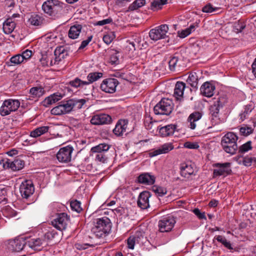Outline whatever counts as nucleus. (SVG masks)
I'll use <instances>...</instances> for the list:
<instances>
[{
  "label": "nucleus",
  "instance_id": "57",
  "mask_svg": "<svg viewBox=\"0 0 256 256\" xmlns=\"http://www.w3.org/2000/svg\"><path fill=\"white\" fill-rule=\"evenodd\" d=\"M254 158L246 156L242 159V164L246 166H250L253 164Z\"/></svg>",
  "mask_w": 256,
  "mask_h": 256
},
{
  "label": "nucleus",
  "instance_id": "10",
  "mask_svg": "<svg viewBox=\"0 0 256 256\" xmlns=\"http://www.w3.org/2000/svg\"><path fill=\"white\" fill-rule=\"evenodd\" d=\"M224 104V98H218L210 108V114L211 115V121L216 124L219 120V111L220 108L223 107Z\"/></svg>",
  "mask_w": 256,
  "mask_h": 256
},
{
  "label": "nucleus",
  "instance_id": "18",
  "mask_svg": "<svg viewBox=\"0 0 256 256\" xmlns=\"http://www.w3.org/2000/svg\"><path fill=\"white\" fill-rule=\"evenodd\" d=\"M2 162L4 168H10L14 171L20 170L24 166V162L18 158H16L13 161L6 159V160H3Z\"/></svg>",
  "mask_w": 256,
  "mask_h": 256
},
{
  "label": "nucleus",
  "instance_id": "26",
  "mask_svg": "<svg viewBox=\"0 0 256 256\" xmlns=\"http://www.w3.org/2000/svg\"><path fill=\"white\" fill-rule=\"evenodd\" d=\"M215 86L209 82H204L200 87V93L204 96L211 97L214 94Z\"/></svg>",
  "mask_w": 256,
  "mask_h": 256
},
{
  "label": "nucleus",
  "instance_id": "49",
  "mask_svg": "<svg viewBox=\"0 0 256 256\" xmlns=\"http://www.w3.org/2000/svg\"><path fill=\"white\" fill-rule=\"evenodd\" d=\"M2 212L3 215L7 218H12L16 215V212L10 207L4 209Z\"/></svg>",
  "mask_w": 256,
  "mask_h": 256
},
{
  "label": "nucleus",
  "instance_id": "21",
  "mask_svg": "<svg viewBox=\"0 0 256 256\" xmlns=\"http://www.w3.org/2000/svg\"><path fill=\"white\" fill-rule=\"evenodd\" d=\"M112 122V118L108 114H99L94 116L90 120V123L94 125L109 124Z\"/></svg>",
  "mask_w": 256,
  "mask_h": 256
},
{
  "label": "nucleus",
  "instance_id": "6",
  "mask_svg": "<svg viewBox=\"0 0 256 256\" xmlns=\"http://www.w3.org/2000/svg\"><path fill=\"white\" fill-rule=\"evenodd\" d=\"M20 106V102L18 100L8 99L5 100L0 108V114L6 116L12 112L17 110Z\"/></svg>",
  "mask_w": 256,
  "mask_h": 256
},
{
  "label": "nucleus",
  "instance_id": "40",
  "mask_svg": "<svg viewBox=\"0 0 256 256\" xmlns=\"http://www.w3.org/2000/svg\"><path fill=\"white\" fill-rule=\"evenodd\" d=\"M72 102L73 110L80 109L86 103V100L84 99H70Z\"/></svg>",
  "mask_w": 256,
  "mask_h": 256
},
{
  "label": "nucleus",
  "instance_id": "35",
  "mask_svg": "<svg viewBox=\"0 0 256 256\" xmlns=\"http://www.w3.org/2000/svg\"><path fill=\"white\" fill-rule=\"evenodd\" d=\"M62 98V96L60 94H54L46 98L43 101V104L45 106H48L52 104H54Z\"/></svg>",
  "mask_w": 256,
  "mask_h": 256
},
{
  "label": "nucleus",
  "instance_id": "36",
  "mask_svg": "<svg viewBox=\"0 0 256 256\" xmlns=\"http://www.w3.org/2000/svg\"><path fill=\"white\" fill-rule=\"evenodd\" d=\"M30 246L32 248L38 249L40 246H46V242L44 240L42 236L40 238L32 239L30 241Z\"/></svg>",
  "mask_w": 256,
  "mask_h": 256
},
{
  "label": "nucleus",
  "instance_id": "3",
  "mask_svg": "<svg viewBox=\"0 0 256 256\" xmlns=\"http://www.w3.org/2000/svg\"><path fill=\"white\" fill-rule=\"evenodd\" d=\"M63 4L57 0H47L43 3L42 9L48 16H55L63 11Z\"/></svg>",
  "mask_w": 256,
  "mask_h": 256
},
{
  "label": "nucleus",
  "instance_id": "5",
  "mask_svg": "<svg viewBox=\"0 0 256 256\" xmlns=\"http://www.w3.org/2000/svg\"><path fill=\"white\" fill-rule=\"evenodd\" d=\"M110 148V146L106 144L102 143L99 144L92 148L91 152L92 153H96V160L104 163L108 160V156L106 153Z\"/></svg>",
  "mask_w": 256,
  "mask_h": 256
},
{
  "label": "nucleus",
  "instance_id": "41",
  "mask_svg": "<svg viewBox=\"0 0 256 256\" xmlns=\"http://www.w3.org/2000/svg\"><path fill=\"white\" fill-rule=\"evenodd\" d=\"M102 74L101 72H90V73L88 76V81L87 82L88 84H91L98 80L100 78L102 77Z\"/></svg>",
  "mask_w": 256,
  "mask_h": 256
},
{
  "label": "nucleus",
  "instance_id": "39",
  "mask_svg": "<svg viewBox=\"0 0 256 256\" xmlns=\"http://www.w3.org/2000/svg\"><path fill=\"white\" fill-rule=\"evenodd\" d=\"M68 84L74 88H82L84 85H88V82L87 81H84L76 78L74 80L70 81Z\"/></svg>",
  "mask_w": 256,
  "mask_h": 256
},
{
  "label": "nucleus",
  "instance_id": "59",
  "mask_svg": "<svg viewBox=\"0 0 256 256\" xmlns=\"http://www.w3.org/2000/svg\"><path fill=\"white\" fill-rule=\"evenodd\" d=\"M178 62V58L176 56H174L169 61V66L171 70H174Z\"/></svg>",
  "mask_w": 256,
  "mask_h": 256
},
{
  "label": "nucleus",
  "instance_id": "23",
  "mask_svg": "<svg viewBox=\"0 0 256 256\" xmlns=\"http://www.w3.org/2000/svg\"><path fill=\"white\" fill-rule=\"evenodd\" d=\"M44 22L45 19L44 16L36 14H31L28 20V24L29 26L36 27L41 26Z\"/></svg>",
  "mask_w": 256,
  "mask_h": 256
},
{
  "label": "nucleus",
  "instance_id": "32",
  "mask_svg": "<svg viewBox=\"0 0 256 256\" xmlns=\"http://www.w3.org/2000/svg\"><path fill=\"white\" fill-rule=\"evenodd\" d=\"M48 126H42L38 127L30 132V136L34 138H38L42 134H44L48 132L50 129Z\"/></svg>",
  "mask_w": 256,
  "mask_h": 256
},
{
  "label": "nucleus",
  "instance_id": "53",
  "mask_svg": "<svg viewBox=\"0 0 256 256\" xmlns=\"http://www.w3.org/2000/svg\"><path fill=\"white\" fill-rule=\"evenodd\" d=\"M95 244H96L92 243H76L74 244V246L76 249L82 250L87 248L88 246L94 247V246Z\"/></svg>",
  "mask_w": 256,
  "mask_h": 256
},
{
  "label": "nucleus",
  "instance_id": "25",
  "mask_svg": "<svg viewBox=\"0 0 256 256\" xmlns=\"http://www.w3.org/2000/svg\"><path fill=\"white\" fill-rule=\"evenodd\" d=\"M174 148V146L171 143H167L162 145L158 148L154 150L150 153L151 157L156 156L162 154H166L172 150Z\"/></svg>",
  "mask_w": 256,
  "mask_h": 256
},
{
  "label": "nucleus",
  "instance_id": "50",
  "mask_svg": "<svg viewBox=\"0 0 256 256\" xmlns=\"http://www.w3.org/2000/svg\"><path fill=\"white\" fill-rule=\"evenodd\" d=\"M251 144L252 142L250 141H248L245 143L244 144L242 145L239 148L238 152L240 154H242L251 150L252 148Z\"/></svg>",
  "mask_w": 256,
  "mask_h": 256
},
{
  "label": "nucleus",
  "instance_id": "58",
  "mask_svg": "<svg viewBox=\"0 0 256 256\" xmlns=\"http://www.w3.org/2000/svg\"><path fill=\"white\" fill-rule=\"evenodd\" d=\"M252 111V109L250 108L249 106H246L244 108V110L240 114V118L242 121L246 118L247 115L250 114Z\"/></svg>",
  "mask_w": 256,
  "mask_h": 256
},
{
  "label": "nucleus",
  "instance_id": "55",
  "mask_svg": "<svg viewBox=\"0 0 256 256\" xmlns=\"http://www.w3.org/2000/svg\"><path fill=\"white\" fill-rule=\"evenodd\" d=\"M217 10V8H214L210 4H208L202 8V11L204 12L210 13L216 11Z\"/></svg>",
  "mask_w": 256,
  "mask_h": 256
},
{
  "label": "nucleus",
  "instance_id": "4",
  "mask_svg": "<svg viewBox=\"0 0 256 256\" xmlns=\"http://www.w3.org/2000/svg\"><path fill=\"white\" fill-rule=\"evenodd\" d=\"M174 104L172 100L168 98H164L158 103L154 108V111L156 114L170 115L173 109Z\"/></svg>",
  "mask_w": 256,
  "mask_h": 256
},
{
  "label": "nucleus",
  "instance_id": "60",
  "mask_svg": "<svg viewBox=\"0 0 256 256\" xmlns=\"http://www.w3.org/2000/svg\"><path fill=\"white\" fill-rule=\"evenodd\" d=\"M92 38V36H90L86 40H83L81 44L78 48V50H82L84 48H86L88 44L90 42H91Z\"/></svg>",
  "mask_w": 256,
  "mask_h": 256
},
{
  "label": "nucleus",
  "instance_id": "48",
  "mask_svg": "<svg viewBox=\"0 0 256 256\" xmlns=\"http://www.w3.org/2000/svg\"><path fill=\"white\" fill-rule=\"evenodd\" d=\"M152 190L157 194L158 196H162L164 194H166L167 192V190L166 188L158 186H152Z\"/></svg>",
  "mask_w": 256,
  "mask_h": 256
},
{
  "label": "nucleus",
  "instance_id": "22",
  "mask_svg": "<svg viewBox=\"0 0 256 256\" xmlns=\"http://www.w3.org/2000/svg\"><path fill=\"white\" fill-rule=\"evenodd\" d=\"M129 37H131L132 40H129V45H131L132 48L129 46V52L132 50V56L130 57H134L136 55V52H135L136 47L139 46V42L140 41V34L138 33H131L129 34Z\"/></svg>",
  "mask_w": 256,
  "mask_h": 256
},
{
  "label": "nucleus",
  "instance_id": "12",
  "mask_svg": "<svg viewBox=\"0 0 256 256\" xmlns=\"http://www.w3.org/2000/svg\"><path fill=\"white\" fill-rule=\"evenodd\" d=\"M20 192L23 198L28 199L34 192L33 182L30 180H25L20 185Z\"/></svg>",
  "mask_w": 256,
  "mask_h": 256
},
{
  "label": "nucleus",
  "instance_id": "52",
  "mask_svg": "<svg viewBox=\"0 0 256 256\" xmlns=\"http://www.w3.org/2000/svg\"><path fill=\"white\" fill-rule=\"evenodd\" d=\"M115 38V35L114 32H110V34H105L103 36V41L106 44H110L113 40Z\"/></svg>",
  "mask_w": 256,
  "mask_h": 256
},
{
  "label": "nucleus",
  "instance_id": "38",
  "mask_svg": "<svg viewBox=\"0 0 256 256\" xmlns=\"http://www.w3.org/2000/svg\"><path fill=\"white\" fill-rule=\"evenodd\" d=\"M141 236V232L137 231L134 235L129 236V249L134 248L135 244L139 242Z\"/></svg>",
  "mask_w": 256,
  "mask_h": 256
},
{
  "label": "nucleus",
  "instance_id": "64",
  "mask_svg": "<svg viewBox=\"0 0 256 256\" xmlns=\"http://www.w3.org/2000/svg\"><path fill=\"white\" fill-rule=\"evenodd\" d=\"M6 195L7 190L6 188H4L0 190V199L2 202L7 200V198H6Z\"/></svg>",
  "mask_w": 256,
  "mask_h": 256
},
{
  "label": "nucleus",
  "instance_id": "14",
  "mask_svg": "<svg viewBox=\"0 0 256 256\" xmlns=\"http://www.w3.org/2000/svg\"><path fill=\"white\" fill-rule=\"evenodd\" d=\"M69 220L68 214L65 212H62L58 214L56 218L52 221V224L56 229L62 230L66 228L67 222Z\"/></svg>",
  "mask_w": 256,
  "mask_h": 256
},
{
  "label": "nucleus",
  "instance_id": "44",
  "mask_svg": "<svg viewBox=\"0 0 256 256\" xmlns=\"http://www.w3.org/2000/svg\"><path fill=\"white\" fill-rule=\"evenodd\" d=\"M56 234L57 233L54 230H52L48 232L42 236L44 240L46 242V246L48 244V242L52 240Z\"/></svg>",
  "mask_w": 256,
  "mask_h": 256
},
{
  "label": "nucleus",
  "instance_id": "11",
  "mask_svg": "<svg viewBox=\"0 0 256 256\" xmlns=\"http://www.w3.org/2000/svg\"><path fill=\"white\" fill-rule=\"evenodd\" d=\"M73 150L72 146H70L60 148L56 154L57 160L62 163L70 162L72 159V154Z\"/></svg>",
  "mask_w": 256,
  "mask_h": 256
},
{
  "label": "nucleus",
  "instance_id": "45",
  "mask_svg": "<svg viewBox=\"0 0 256 256\" xmlns=\"http://www.w3.org/2000/svg\"><path fill=\"white\" fill-rule=\"evenodd\" d=\"M216 240L222 243L226 248L228 250H233L232 247L230 242L228 241L225 237L222 236H218L216 237Z\"/></svg>",
  "mask_w": 256,
  "mask_h": 256
},
{
  "label": "nucleus",
  "instance_id": "47",
  "mask_svg": "<svg viewBox=\"0 0 256 256\" xmlns=\"http://www.w3.org/2000/svg\"><path fill=\"white\" fill-rule=\"evenodd\" d=\"M80 205V202L76 200H72L70 203V206L72 210L76 211L78 213L80 212L82 210Z\"/></svg>",
  "mask_w": 256,
  "mask_h": 256
},
{
  "label": "nucleus",
  "instance_id": "43",
  "mask_svg": "<svg viewBox=\"0 0 256 256\" xmlns=\"http://www.w3.org/2000/svg\"><path fill=\"white\" fill-rule=\"evenodd\" d=\"M145 3V0H135L130 6H129V11L136 10L144 6Z\"/></svg>",
  "mask_w": 256,
  "mask_h": 256
},
{
  "label": "nucleus",
  "instance_id": "62",
  "mask_svg": "<svg viewBox=\"0 0 256 256\" xmlns=\"http://www.w3.org/2000/svg\"><path fill=\"white\" fill-rule=\"evenodd\" d=\"M194 213L200 220H206L204 212H201L198 208H194L193 210Z\"/></svg>",
  "mask_w": 256,
  "mask_h": 256
},
{
  "label": "nucleus",
  "instance_id": "24",
  "mask_svg": "<svg viewBox=\"0 0 256 256\" xmlns=\"http://www.w3.org/2000/svg\"><path fill=\"white\" fill-rule=\"evenodd\" d=\"M156 180V177L148 172H144L140 174L138 177V181L139 183L146 184L152 185Z\"/></svg>",
  "mask_w": 256,
  "mask_h": 256
},
{
  "label": "nucleus",
  "instance_id": "31",
  "mask_svg": "<svg viewBox=\"0 0 256 256\" xmlns=\"http://www.w3.org/2000/svg\"><path fill=\"white\" fill-rule=\"evenodd\" d=\"M16 28V22L12 18H8L3 24V30L5 34L12 33Z\"/></svg>",
  "mask_w": 256,
  "mask_h": 256
},
{
  "label": "nucleus",
  "instance_id": "33",
  "mask_svg": "<svg viewBox=\"0 0 256 256\" xmlns=\"http://www.w3.org/2000/svg\"><path fill=\"white\" fill-rule=\"evenodd\" d=\"M194 170L190 164H182L180 166V174L182 176L188 178L194 174Z\"/></svg>",
  "mask_w": 256,
  "mask_h": 256
},
{
  "label": "nucleus",
  "instance_id": "19",
  "mask_svg": "<svg viewBox=\"0 0 256 256\" xmlns=\"http://www.w3.org/2000/svg\"><path fill=\"white\" fill-rule=\"evenodd\" d=\"M128 120H120L117 122L115 128L113 130V132L117 136H126L128 132Z\"/></svg>",
  "mask_w": 256,
  "mask_h": 256
},
{
  "label": "nucleus",
  "instance_id": "27",
  "mask_svg": "<svg viewBox=\"0 0 256 256\" xmlns=\"http://www.w3.org/2000/svg\"><path fill=\"white\" fill-rule=\"evenodd\" d=\"M186 88V84L182 82H178L176 84L174 96L176 100H181L183 98L184 91Z\"/></svg>",
  "mask_w": 256,
  "mask_h": 256
},
{
  "label": "nucleus",
  "instance_id": "8",
  "mask_svg": "<svg viewBox=\"0 0 256 256\" xmlns=\"http://www.w3.org/2000/svg\"><path fill=\"white\" fill-rule=\"evenodd\" d=\"M214 166L217 168L214 170V178L221 176L225 177L232 173L230 162L216 163L214 164Z\"/></svg>",
  "mask_w": 256,
  "mask_h": 256
},
{
  "label": "nucleus",
  "instance_id": "15",
  "mask_svg": "<svg viewBox=\"0 0 256 256\" xmlns=\"http://www.w3.org/2000/svg\"><path fill=\"white\" fill-rule=\"evenodd\" d=\"M26 244L25 240L22 238H16L8 241V248L12 252L22 251Z\"/></svg>",
  "mask_w": 256,
  "mask_h": 256
},
{
  "label": "nucleus",
  "instance_id": "42",
  "mask_svg": "<svg viewBox=\"0 0 256 256\" xmlns=\"http://www.w3.org/2000/svg\"><path fill=\"white\" fill-rule=\"evenodd\" d=\"M167 3V0H153L151 2V9L152 10L161 9L162 6Z\"/></svg>",
  "mask_w": 256,
  "mask_h": 256
},
{
  "label": "nucleus",
  "instance_id": "46",
  "mask_svg": "<svg viewBox=\"0 0 256 256\" xmlns=\"http://www.w3.org/2000/svg\"><path fill=\"white\" fill-rule=\"evenodd\" d=\"M245 28L246 24L241 20L234 22L233 26L234 31L236 33L242 32Z\"/></svg>",
  "mask_w": 256,
  "mask_h": 256
},
{
  "label": "nucleus",
  "instance_id": "51",
  "mask_svg": "<svg viewBox=\"0 0 256 256\" xmlns=\"http://www.w3.org/2000/svg\"><path fill=\"white\" fill-rule=\"evenodd\" d=\"M22 56L20 54H17L11 58L10 62L12 64L11 66L18 64L23 62Z\"/></svg>",
  "mask_w": 256,
  "mask_h": 256
},
{
  "label": "nucleus",
  "instance_id": "20",
  "mask_svg": "<svg viewBox=\"0 0 256 256\" xmlns=\"http://www.w3.org/2000/svg\"><path fill=\"white\" fill-rule=\"evenodd\" d=\"M151 194L148 191H144L140 192L137 200V204L139 208L142 210L147 209L150 207L149 198Z\"/></svg>",
  "mask_w": 256,
  "mask_h": 256
},
{
  "label": "nucleus",
  "instance_id": "61",
  "mask_svg": "<svg viewBox=\"0 0 256 256\" xmlns=\"http://www.w3.org/2000/svg\"><path fill=\"white\" fill-rule=\"evenodd\" d=\"M184 146L190 149H197L199 148V146L196 142H186L184 143Z\"/></svg>",
  "mask_w": 256,
  "mask_h": 256
},
{
  "label": "nucleus",
  "instance_id": "54",
  "mask_svg": "<svg viewBox=\"0 0 256 256\" xmlns=\"http://www.w3.org/2000/svg\"><path fill=\"white\" fill-rule=\"evenodd\" d=\"M112 52L110 54L109 62L112 64H117L119 62L118 56H116V51L112 50Z\"/></svg>",
  "mask_w": 256,
  "mask_h": 256
},
{
  "label": "nucleus",
  "instance_id": "9",
  "mask_svg": "<svg viewBox=\"0 0 256 256\" xmlns=\"http://www.w3.org/2000/svg\"><path fill=\"white\" fill-rule=\"evenodd\" d=\"M168 30L166 24H162L152 29L149 32V36L151 40L156 41L164 38Z\"/></svg>",
  "mask_w": 256,
  "mask_h": 256
},
{
  "label": "nucleus",
  "instance_id": "30",
  "mask_svg": "<svg viewBox=\"0 0 256 256\" xmlns=\"http://www.w3.org/2000/svg\"><path fill=\"white\" fill-rule=\"evenodd\" d=\"M202 114L200 112H195L191 114L188 118L190 122V128L194 130L196 128V122L202 118Z\"/></svg>",
  "mask_w": 256,
  "mask_h": 256
},
{
  "label": "nucleus",
  "instance_id": "56",
  "mask_svg": "<svg viewBox=\"0 0 256 256\" xmlns=\"http://www.w3.org/2000/svg\"><path fill=\"white\" fill-rule=\"evenodd\" d=\"M253 130L250 127H242L240 132L242 135L247 136L252 132Z\"/></svg>",
  "mask_w": 256,
  "mask_h": 256
},
{
  "label": "nucleus",
  "instance_id": "7",
  "mask_svg": "<svg viewBox=\"0 0 256 256\" xmlns=\"http://www.w3.org/2000/svg\"><path fill=\"white\" fill-rule=\"evenodd\" d=\"M60 104L51 110V113L54 115H62L68 114L74 110L71 100L60 102Z\"/></svg>",
  "mask_w": 256,
  "mask_h": 256
},
{
  "label": "nucleus",
  "instance_id": "1",
  "mask_svg": "<svg viewBox=\"0 0 256 256\" xmlns=\"http://www.w3.org/2000/svg\"><path fill=\"white\" fill-rule=\"evenodd\" d=\"M112 226L110 220L108 217L104 216L94 220V226L91 231L97 238H103L110 233Z\"/></svg>",
  "mask_w": 256,
  "mask_h": 256
},
{
  "label": "nucleus",
  "instance_id": "17",
  "mask_svg": "<svg viewBox=\"0 0 256 256\" xmlns=\"http://www.w3.org/2000/svg\"><path fill=\"white\" fill-rule=\"evenodd\" d=\"M118 84V81L116 78H107L104 80L100 84L101 90L107 93H114Z\"/></svg>",
  "mask_w": 256,
  "mask_h": 256
},
{
  "label": "nucleus",
  "instance_id": "16",
  "mask_svg": "<svg viewBox=\"0 0 256 256\" xmlns=\"http://www.w3.org/2000/svg\"><path fill=\"white\" fill-rule=\"evenodd\" d=\"M66 55V52L64 51V49L63 48L61 47L56 48L54 52V60H52L51 56H47L46 65H48V62H50V66L58 64L60 61L64 58Z\"/></svg>",
  "mask_w": 256,
  "mask_h": 256
},
{
  "label": "nucleus",
  "instance_id": "2",
  "mask_svg": "<svg viewBox=\"0 0 256 256\" xmlns=\"http://www.w3.org/2000/svg\"><path fill=\"white\" fill-rule=\"evenodd\" d=\"M238 136L232 132H228L222 138L221 145L223 150L228 154H234L238 150Z\"/></svg>",
  "mask_w": 256,
  "mask_h": 256
},
{
  "label": "nucleus",
  "instance_id": "29",
  "mask_svg": "<svg viewBox=\"0 0 256 256\" xmlns=\"http://www.w3.org/2000/svg\"><path fill=\"white\" fill-rule=\"evenodd\" d=\"M82 25L76 24L71 26L68 32V36L71 39H76L78 38L82 30Z\"/></svg>",
  "mask_w": 256,
  "mask_h": 256
},
{
  "label": "nucleus",
  "instance_id": "13",
  "mask_svg": "<svg viewBox=\"0 0 256 256\" xmlns=\"http://www.w3.org/2000/svg\"><path fill=\"white\" fill-rule=\"evenodd\" d=\"M176 220L172 216H168L163 218L158 222V228L160 232H169L174 228Z\"/></svg>",
  "mask_w": 256,
  "mask_h": 256
},
{
  "label": "nucleus",
  "instance_id": "34",
  "mask_svg": "<svg viewBox=\"0 0 256 256\" xmlns=\"http://www.w3.org/2000/svg\"><path fill=\"white\" fill-rule=\"evenodd\" d=\"M198 76L196 72H191L188 76L186 82L194 88L197 89Z\"/></svg>",
  "mask_w": 256,
  "mask_h": 256
},
{
  "label": "nucleus",
  "instance_id": "37",
  "mask_svg": "<svg viewBox=\"0 0 256 256\" xmlns=\"http://www.w3.org/2000/svg\"><path fill=\"white\" fill-rule=\"evenodd\" d=\"M44 92V88L42 87H33L30 90V93L31 94V97L36 98L34 101H36L38 98L42 96Z\"/></svg>",
  "mask_w": 256,
  "mask_h": 256
},
{
  "label": "nucleus",
  "instance_id": "63",
  "mask_svg": "<svg viewBox=\"0 0 256 256\" xmlns=\"http://www.w3.org/2000/svg\"><path fill=\"white\" fill-rule=\"evenodd\" d=\"M132 115V117L133 118V120L134 121H136L138 120H139L140 118V114L138 112V108H134V112L132 113L131 114Z\"/></svg>",
  "mask_w": 256,
  "mask_h": 256
},
{
  "label": "nucleus",
  "instance_id": "28",
  "mask_svg": "<svg viewBox=\"0 0 256 256\" xmlns=\"http://www.w3.org/2000/svg\"><path fill=\"white\" fill-rule=\"evenodd\" d=\"M177 127L176 124H168L159 129L160 134L163 137L172 135Z\"/></svg>",
  "mask_w": 256,
  "mask_h": 256
}]
</instances>
